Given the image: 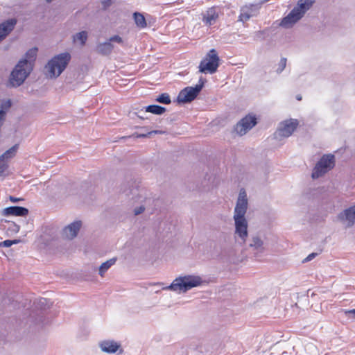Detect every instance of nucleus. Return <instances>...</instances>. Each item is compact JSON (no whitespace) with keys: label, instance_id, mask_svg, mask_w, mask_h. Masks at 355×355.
Returning a JSON list of instances; mask_svg holds the SVG:
<instances>
[{"label":"nucleus","instance_id":"f257e3e1","mask_svg":"<svg viewBox=\"0 0 355 355\" xmlns=\"http://www.w3.org/2000/svg\"><path fill=\"white\" fill-rule=\"evenodd\" d=\"M248 207V200L246 191L244 189H241L234 209V235L235 237L240 239L241 243H245L246 250H249L255 257H259L267 250V244L264 241V237L259 234H251L248 239V223L245 216Z\"/></svg>","mask_w":355,"mask_h":355},{"label":"nucleus","instance_id":"f03ea898","mask_svg":"<svg viewBox=\"0 0 355 355\" xmlns=\"http://www.w3.org/2000/svg\"><path fill=\"white\" fill-rule=\"evenodd\" d=\"M203 280L198 275H184L175 278L168 286L164 287V290H170L178 293H184L193 288L201 286Z\"/></svg>","mask_w":355,"mask_h":355},{"label":"nucleus","instance_id":"7ed1b4c3","mask_svg":"<svg viewBox=\"0 0 355 355\" xmlns=\"http://www.w3.org/2000/svg\"><path fill=\"white\" fill-rule=\"evenodd\" d=\"M313 3V0H299L297 6L293 8L288 15L282 19L280 26L285 28L293 27L294 24L304 17Z\"/></svg>","mask_w":355,"mask_h":355},{"label":"nucleus","instance_id":"20e7f679","mask_svg":"<svg viewBox=\"0 0 355 355\" xmlns=\"http://www.w3.org/2000/svg\"><path fill=\"white\" fill-rule=\"evenodd\" d=\"M71 55L69 53H62L54 56L44 67L45 73L49 78H57L66 69Z\"/></svg>","mask_w":355,"mask_h":355},{"label":"nucleus","instance_id":"39448f33","mask_svg":"<svg viewBox=\"0 0 355 355\" xmlns=\"http://www.w3.org/2000/svg\"><path fill=\"white\" fill-rule=\"evenodd\" d=\"M22 63V62H18L10 73L9 84L12 87H19L33 71L30 64L24 66Z\"/></svg>","mask_w":355,"mask_h":355},{"label":"nucleus","instance_id":"423d86ee","mask_svg":"<svg viewBox=\"0 0 355 355\" xmlns=\"http://www.w3.org/2000/svg\"><path fill=\"white\" fill-rule=\"evenodd\" d=\"M219 65V58L214 49H211L205 58L200 62L199 71L201 73H214Z\"/></svg>","mask_w":355,"mask_h":355},{"label":"nucleus","instance_id":"0eeeda50","mask_svg":"<svg viewBox=\"0 0 355 355\" xmlns=\"http://www.w3.org/2000/svg\"><path fill=\"white\" fill-rule=\"evenodd\" d=\"M298 125V121L295 119H290L282 121L279 123L277 130L274 133V137L278 140L288 138L296 130Z\"/></svg>","mask_w":355,"mask_h":355},{"label":"nucleus","instance_id":"6e6552de","mask_svg":"<svg viewBox=\"0 0 355 355\" xmlns=\"http://www.w3.org/2000/svg\"><path fill=\"white\" fill-rule=\"evenodd\" d=\"M334 166V156L330 154L323 155L314 167L311 175L312 178L313 179H317L322 176L328 171L332 168Z\"/></svg>","mask_w":355,"mask_h":355},{"label":"nucleus","instance_id":"1a4fd4ad","mask_svg":"<svg viewBox=\"0 0 355 355\" xmlns=\"http://www.w3.org/2000/svg\"><path fill=\"white\" fill-rule=\"evenodd\" d=\"M257 123L256 116L254 114H248L236 123L234 131L239 135L243 136L255 126Z\"/></svg>","mask_w":355,"mask_h":355},{"label":"nucleus","instance_id":"9d476101","mask_svg":"<svg viewBox=\"0 0 355 355\" xmlns=\"http://www.w3.org/2000/svg\"><path fill=\"white\" fill-rule=\"evenodd\" d=\"M337 218L345 228L352 227L355 224V205L340 212Z\"/></svg>","mask_w":355,"mask_h":355},{"label":"nucleus","instance_id":"9b49d317","mask_svg":"<svg viewBox=\"0 0 355 355\" xmlns=\"http://www.w3.org/2000/svg\"><path fill=\"white\" fill-rule=\"evenodd\" d=\"M81 226L82 223L80 220L71 223L63 230V236L67 239H73L77 236Z\"/></svg>","mask_w":355,"mask_h":355},{"label":"nucleus","instance_id":"f8f14e48","mask_svg":"<svg viewBox=\"0 0 355 355\" xmlns=\"http://www.w3.org/2000/svg\"><path fill=\"white\" fill-rule=\"evenodd\" d=\"M201 90H181L177 101L179 103H188L193 101Z\"/></svg>","mask_w":355,"mask_h":355},{"label":"nucleus","instance_id":"ddd939ff","mask_svg":"<svg viewBox=\"0 0 355 355\" xmlns=\"http://www.w3.org/2000/svg\"><path fill=\"white\" fill-rule=\"evenodd\" d=\"M28 214V209L19 206H11L6 207L2 210V215L5 216H26Z\"/></svg>","mask_w":355,"mask_h":355},{"label":"nucleus","instance_id":"4468645a","mask_svg":"<svg viewBox=\"0 0 355 355\" xmlns=\"http://www.w3.org/2000/svg\"><path fill=\"white\" fill-rule=\"evenodd\" d=\"M16 24L17 20L15 19H9L0 24V42L13 30Z\"/></svg>","mask_w":355,"mask_h":355},{"label":"nucleus","instance_id":"2eb2a0df","mask_svg":"<svg viewBox=\"0 0 355 355\" xmlns=\"http://www.w3.org/2000/svg\"><path fill=\"white\" fill-rule=\"evenodd\" d=\"M37 48H33V49H29L26 53L24 58L21 59L19 62H22L23 63L21 64H23L24 66V65L28 66L30 64V67H31V69H33L34 62L35 60V58L37 55Z\"/></svg>","mask_w":355,"mask_h":355},{"label":"nucleus","instance_id":"dca6fc26","mask_svg":"<svg viewBox=\"0 0 355 355\" xmlns=\"http://www.w3.org/2000/svg\"><path fill=\"white\" fill-rule=\"evenodd\" d=\"M100 347L103 352L114 353L120 347V345L114 340H104L100 343Z\"/></svg>","mask_w":355,"mask_h":355},{"label":"nucleus","instance_id":"f3484780","mask_svg":"<svg viewBox=\"0 0 355 355\" xmlns=\"http://www.w3.org/2000/svg\"><path fill=\"white\" fill-rule=\"evenodd\" d=\"M218 17V14L215 8H209L203 15V21L207 25L214 24Z\"/></svg>","mask_w":355,"mask_h":355},{"label":"nucleus","instance_id":"a211bd4d","mask_svg":"<svg viewBox=\"0 0 355 355\" xmlns=\"http://www.w3.org/2000/svg\"><path fill=\"white\" fill-rule=\"evenodd\" d=\"M113 49V44L107 40V42L98 44L96 51L101 55H108L112 52Z\"/></svg>","mask_w":355,"mask_h":355},{"label":"nucleus","instance_id":"6ab92c4d","mask_svg":"<svg viewBox=\"0 0 355 355\" xmlns=\"http://www.w3.org/2000/svg\"><path fill=\"white\" fill-rule=\"evenodd\" d=\"M117 259L113 257L105 262H103L99 267L98 274L101 277H103L105 273L116 263Z\"/></svg>","mask_w":355,"mask_h":355},{"label":"nucleus","instance_id":"aec40b11","mask_svg":"<svg viewBox=\"0 0 355 355\" xmlns=\"http://www.w3.org/2000/svg\"><path fill=\"white\" fill-rule=\"evenodd\" d=\"M145 110L157 115H162L166 112V108L158 105H150L145 107Z\"/></svg>","mask_w":355,"mask_h":355},{"label":"nucleus","instance_id":"412c9836","mask_svg":"<svg viewBox=\"0 0 355 355\" xmlns=\"http://www.w3.org/2000/svg\"><path fill=\"white\" fill-rule=\"evenodd\" d=\"M18 149V145L15 144L10 149L7 150L3 154L0 156V159L3 162H7L8 159L13 157Z\"/></svg>","mask_w":355,"mask_h":355},{"label":"nucleus","instance_id":"4be33fe9","mask_svg":"<svg viewBox=\"0 0 355 355\" xmlns=\"http://www.w3.org/2000/svg\"><path fill=\"white\" fill-rule=\"evenodd\" d=\"M133 18H134L136 25L138 27H139L141 28H144L146 27L147 24H146V19L141 13L135 12L133 14Z\"/></svg>","mask_w":355,"mask_h":355},{"label":"nucleus","instance_id":"5701e85b","mask_svg":"<svg viewBox=\"0 0 355 355\" xmlns=\"http://www.w3.org/2000/svg\"><path fill=\"white\" fill-rule=\"evenodd\" d=\"M252 16L251 12H250V8L248 7L242 8L241 10V13L239 17V21L245 22L248 21L250 17Z\"/></svg>","mask_w":355,"mask_h":355},{"label":"nucleus","instance_id":"b1692460","mask_svg":"<svg viewBox=\"0 0 355 355\" xmlns=\"http://www.w3.org/2000/svg\"><path fill=\"white\" fill-rule=\"evenodd\" d=\"M73 42L80 41L81 45H85L87 40V33L85 31L79 32L73 36Z\"/></svg>","mask_w":355,"mask_h":355},{"label":"nucleus","instance_id":"393cba45","mask_svg":"<svg viewBox=\"0 0 355 355\" xmlns=\"http://www.w3.org/2000/svg\"><path fill=\"white\" fill-rule=\"evenodd\" d=\"M156 102H158L162 104L168 105L171 103V97L167 93H162L159 96H158L155 100Z\"/></svg>","mask_w":355,"mask_h":355},{"label":"nucleus","instance_id":"a878e982","mask_svg":"<svg viewBox=\"0 0 355 355\" xmlns=\"http://www.w3.org/2000/svg\"><path fill=\"white\" fill-rule=\"evenodd\" d=\"M20 241H21L19 239L6 240V241L0 243V247L8 248V247H10L13 244L19 243Z\"/></svg>","mask_w":355,"mask_h":355},{"label":"nucleus","instance_id":"bb28decb","mask_svg":"<svg viewBox=\"0 0 355 355\" xmlns=\"http://www.w3.org/2000/svg\"><path fill=\"white\" fill-rule=\"evenodd\" d=\"M206 80L202 77L199 78V83L196 85L195 86H189L186 87L184 89H202L204 87V84Z\"/></svg>","mask_w":355,"mask_h":355},{"label":"nucleus","instance_id":"cd10ccee","mask_svg":"<svg viewBox=\"0 0 355 355\" xmlns=\"http://www.w3.org/2000/svg\"><path fill=\"white\" fill-rule=\"evenodd\" d=\"M286 58H282L280 61H279V63L278 64V68L277 69V73H281L283 71V70L285 69L286 66Z\"/></svg>","mask_w":355,"mask_h":355},{"label":"nucleus","instance_id":"c85d7f7f","mask_svg":"<svg viewBox=\"0 0 355 355\" xmlns=\"http://www.w3.org/2000/svg\"><path fill=\"white\" fill-rule=\"evenodd\" d=\"M8 165L7 162H3L0 159V176L3 175L5 171L8 169Z\"/></svg>","mask_w":355,"mask_h":355},{"label":"nucleus","instance_id":"c756f323","mask_svg":"<svg viewBox=\"0 0 355 355\" xmlns=\"http://www.w3.org/2000/svg\"><path fill=\"white\" fill-rule=\"evenodd\" d=\"M108 41L112 44V42H116L119 44H123V41L122 37H121L119 35H114L112 37H110L108 40Z\"/></svg>","mask_w":355,"mask_h":355},{"label":"nucleus","instance_id":"7c9ffc66","mask_svg":"<svg viewBox=\"0 0 355 355\" xmlns=\"http://www.w3.org/2000/svg\"><path fill=\"white\" fill-rule=\"evenodd\" d=\"M19 225L12 223L8 227V230H10L12 233H17L19 231Z\"/></svg>","mask_w":355,"mask_h":355},{"label":"nucleus","instance_id":"2f4dec72","mask_svg":"<svg viewBox=\"0 0 355 355\" xmlns=\"http://www.w3.org/2000/svg\"><path fill=\"white\" fill-rule=\"evenodd\" d=\"M101 3L102 5V9L106 10L112 5V0H101Z\"/></svg>","mask_w":355,"mask_h":355},{"label":"nucleus","instance_id":"473e14b6","mask_svg":"<svg viewBox=\"0 0 355 355\" xmlns=\"http://www.w3.org/2000/svg\"><path fill=\"white\" fill-rule=\"evenodd\" d=\"M344 312L348 318L355 319V309L345 310Z\"/></svg>","mask_w":355,"mask_h":355},{"label":"nucleus","instance_id":"72a5a7b5","mask_svg":"<svg viewBox=\"0 0 355 355\" xmlns=\"http://www.w3.org/2000/svg\"><path fill=\"white\" fill-rule=\"evenodd\" d=\"M144 210H145V207L143 205L136 207L134 209L135 215H139V214L143 213L144 211Z\"/></svg>","mask_w":355,"mask_h":355},{"label":"nucleus","instance_id":"f704fd0d","mask_svg":"<svg viewBox=\"0 0 355 355\" xmlns=\"http://www.w3.org/2000/svg\"><path fill=\"white\" fill-rule=\"evenodd\" d=\"M316 256H317V253L313 252L304 259V262L309 261L312 260L313 259H314Z\"/></svg>","mask_w":355,"mask_h":355},{"label":"nucleus","instance_id":"c9c22d12","mask_svg":"<svg viewBox=\"0 0 355 355\" xmlns=\"http://www.w3.org/2000/svg\"><path fill=\"white\" fill-rule=\"evenodd\" d=\"M9 199L13 203H16V202H18L24 200L23 198H16V197H14V196H9Z\"/></svg>","mask_w":355,"mask_h":355},{"label":"nucleus","instance_id":"e433bc0d","mask_svg":"<svg viewBox=\"0 0 355 355\" xmlns=\"http://www.w3.org/2000/svg\"><path fill=\"white\" fill-rule=\"evenodd\" d=\"M162 133H164L163 131H161V130H153V131H150L149 132H148V135H153V134H162Z\"/></svg>","mask_w":355,"mask_h":355},{"label":"nucleus","instance_id":"4c0bfd02","mask_svg":"<svg viewBox=\"0 0 355 355\" xmlns=\"http://www.w3.org/2000/svg\"><path fill=\"white\" fill-rule=\"evenodd\" d=\"M150 136V135H148V133L147 134H140V135H137V137H148Z\"/></svg>","mask_w":355,"mask_h":355},{"label":"nucleus","instance_id":"58836bf2","mask_svg":"<svg viewBox=\"0 0 355 355\" xmlns=\"http://www.w3.org/2000/svg\"><path fill=\"white\" fill-rule=\"evenodd\" d=\"M296 98H297V101H301V99H302V96H301V95H297V96H296Z\"/></svg>","mask_w":355,"mask_h":355},{"label":"nucleus","instance_id":"ea45409f","mask_svg":"<svg viewBox=\"0 0 355 355\" xmlns=\"http://www.w3.org/2000/svg\"><path fill=\"white\" fill-rule=\"evenodd\" d=\"M53 0H46L47 3H51Z\"/></svg>","mask_w":355,"mask_h":355}]
</instances>
